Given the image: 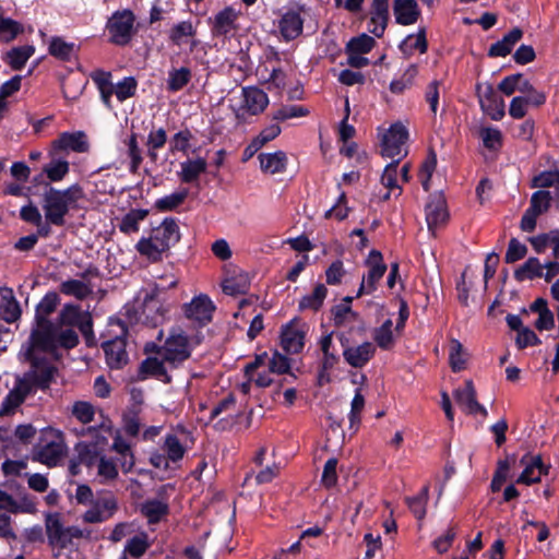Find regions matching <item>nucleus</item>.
<instances>
[{"label": "nucleus", "mask_w": 559, "mask_h": 559, "mask_svg": "<svg viewBox=\"0 0 559 559\" xmlns=\"http://www.w3.org/2000/svg\"><path fill=\"white\" fill-rule=\"evenodd\" d=\"M191 78V72L188 68L175 69L169 72L167 84L171 91L181 90Z\"/></svg>", "instance_id": "60"}, {"label": "nucleus", "mask_w": 559, "mask_h": 559, "mask_svg": "<svg viewBox=\"0 0 559 559\" xmlns=\"http://www.w3.org/2000/svg\"><path fill=\"white\" fill-rule=\"evenodd\" d=\"M128 155L131 159L129 170L131 174H136L142 164V153L138 145L136 134L132 133L128 141Z\"/></svg>", "instance_id": "62"}, {"label": "nucleus", "mask_w": 559, "mask_h": 559, "mask_svg": "<svg viewBox=\"0 0 559 559\" xmlns=\"http://www.w3.org/2000/svg\"><path fill=\"white\" fill-rule=\"evenodd\" d=\"M180 229L175 217H165L159 226L151 230L150 237H142L135 245L136 251L151 262H159L163 253L179 242Z\"/></svg>", "instance_id": "1"}, {"label": "nucleus", "mask_w": 559, "mask_h": 559, "mask_svg": "<svg viewBox=\"0 0 559 559\" xmlns=\"http://www.w3.org/2000/svg\"><path fill=\"white\" fill-rule=\"evenodd\" d=\"M520 465L524 466V469L516 478V484L531 486L540 481L539 476L535 473L537 469L536 466H533V455L531 453H526L521 457Z\"/></svg>", "instance_id": "42"}, {"label": "nucleus", "mask_w": 559, "mask_h": 559, "mask_svg": "<svg viewBox=\"0 0 559 559\" xmlns=\"http://www.w3.org/2000/svg\"><path fill=\"white\" fill-rule=\"evenodd\" d=\"M34 52L35 47L32 45L12 48L7 55V62L12 69L20 70L25 66Z\"/></svg>", "instance_id": "37"}, {"label": "nucleus", "mask_w": 559, "mask_h": 559, "mask_svg": "<svg viewBox=\"0 0 559 559\" xmlns=\"http://www.w3.org/2000/svg\"><path fill=\"white\" fill-rule=\"evenodd\" d=\"M393 322L391 319H386L379 328L373 330V340L381 349H390L394 344L393 336Z\"/></svg>", "instance_id": "39"}, {"label": "nucleus", "mask_w": 559, "mask_h": 559, "mask_svg": "<svg viewBox=\"0 0 559 559\" xmlns=\"http://www.w3.org/2000/svg\"><path fill=\"white\" fill-rule=\"evenodd\" d=\"M28 395L26 386H23L20 380L15 378L13 388L1 402L0 416L2 417L13 414L14 411L24 403Z\"/></svg>", "instance_id": "22"}, {"label": "nucleus", "mask_w": 559, "mask_h": 559, "mask_svg": "<svg viewBox=\"0 0 559 559\" xmlns=\"http://www.w3.org/2000/svg\"><path fill=\"white\" fill-rule=\"evenodd\" d=\"M192 139V133L188 130H181L174 134L169 142V150L171 153L175 152H183L187 153L190 146V140Z\"/></svg>", "instance_id": "64"}, {"label": "nucleus", "mask_w": 559, "mask_h": 559, "mask_svg": "<svg viewBox=\"0 0 559 559\" xmlns=\"http://www.w3.org/2000/svg\"><path fill=\"white\" fill-rule=\"evenodd\" d=\"M239 16L240 10L231 5L225 7L210 19L212 33L216 36H227L236 32Z\"/></svg>", "instance_id": "14"}, {"label": "nucleus", "mask_w": 559, "mask_h": 559, "mask_svg": "<svg viewBox=\"0 0 559 559\" xmlns=\"http://www.w3.org/2000/svg\"><path fill=\"white\" fill-rule=\"evenodd\" d=\"M45 188H48L55 195L63 200L68 207L83 197V190L78 183L64 190H58L50 186V183H45Z\"/></svg>", "instance_id": "55"}, {"label": "nucleus", "mask_w": 559, "mask_h": 559, "mask_svg": "<svg viewBox=\"0 0 559 559\" xmlns=\"http://www.w3.org/2000/svg\"><path fill=\"white\" fill-rule=\"evenodd\" d=\"M418 74V68L416 64H409L402 76L399 80H394L390 84V90L392 93H402L406 88L413 85L415 78Z\"/></svg>", "instance_id": "50"}, {"label": "nucleus", "mask_w": 559, "mask_h": 559, "mask_svg": "<svg viewBox=\"0 0 559 559\" xmlns=\"http://www.w3.org/2000/svg\"><path fill=\"white\" fill-rule=\"evenodd\" d=\"M269 369L272 373L288 374L294 380L296 379V376L290 371V359L276 349L269 361Z\"/></svg>", "instance_id": "46"}, {"label": "nucleus", "mask_w": 559, "mask_h": 559, "mask_svg": "<svg viewBox=\"0 0 559 559\" xmlns=\"http://www.w3.org/2000/svg\"><path fill=\"white\" fill-rule=\"evenodd\" d=\"M215 306L207 295H199L183 305L186 318L194 321L199 328H203L212 321Z\"/></svg>", "instance_id": "12"}, {"label": "nucleus", "mask_w": 559, "mask_h": 559, "mask_svg": "<svg viewBox=\"0 0 559 559\" xmlns=\"http://www.w3.org/2000/svg\"><path fill=\"white\" fill-rule=\"evenodd\" d=\"M164 361L165 360H159L157 357H146L139 367L140 378L146 379L147 377H153L164 383H170L171 377L168 374Z\"/></svg>", "instance_id": "23"}, {"label": "nucleus", "mask_w": 559, "mask_h": 559, "mask_svg": "<svg viewBox=\"0 0 559 559\" xmlns=\"http://www.w3.org/2000/svg\"><path fill=\"white\" fill-rule=\"evenodd\" d=\"M43 209L48 223L59 227L66 224L64 217L69 213L70 207L48 188H45Z\"/></svg>", "instance_id": "15"}, {"label": "nucleus", "mask_w": 559, "mask_h": 559, "mask_svg": "<svg viewBox=\"0 0 559 559\" xmlns=\"http://www.w3.org/2000/svg\"><path fill=\"white\" fill-rule=\"evenodd\" d=\"M148 210L131 209L120 221L119 230L126 235L138 233L140 223L146 218Z\"/></svg>", "instance_id": "29"}, {"label": "nucleus", "mask_w": 559, "mask_h": 559, "mask_svg": "<svg viewBox=\"0 0 559 559\" xmlns=\"http://www.w3.org/2000/svg\"><path fill=\"white\" fill-rule=\"evenodd\" d=\"M479 136L484 146L491 152L500 151L503 145V136L498 128L481 127L479 130Z\"/></svg>", "instance_id": "41"}, {"label": "nucleus", "mask_w": 559, "mask_h": 559, "mask_svg": "<svg viewBox=\"0 0 559 559\" xmlns=\"http://www.w3.org/2000/svg\"><path fill=\"white\" fill-rule=\"evenodd\" d=\"M338 340L343 348V358L353 368H364L376 355L377 348L371 342L350 346L348 338L343 333L340 334Z\"/></svg>", "instance_id": "10"}, {"label": "nucleus", "mask_w": 559, "mask_h": 559, "mask_svg": "<svg viewBox=\"0 0 559 559\" xmlns=\"http://www.w3.org/2000/svg\"><path fill=\"white\" fill-rule=\"evenodd\" d=\"M393 13L401 25L415 24L420 15L416 0H394Z\"/></svg>", "instance_id": "21"}, {"label": "nucleus", "mask_w": 559, "mask_h": 559, "mask_svg": "<svg viewBox=\"0 0 559 559\" xmlns=\"http://www.w3.org/2000/svg\"><path fill=\"white\" fill-rule=\"evenodd\" d=\"M336 467H337V459L336 457H330L323 466L321 484L326 489H331L337 484L338 477H337Z\"/></svg>", "instance_id": "61"}, {"label": "nucleus", "mask_w": 559, "mask_h": 559, "mask_svg": "<svg viewBox=\"0 0 559 559\" xmlns=\"http://www.w3.org/2000/svg\"><path fill=\"white\" fill-rule=\"evenodd\" d=\"M197 33L191 21H182L174 25L169 32V39L175 45H181L186 38L193 37Z\"/></svg>", "instance_id": "45"}, {"label": "nucleus", "mask_w": 559, "mask_h": 559, "mask_svg": "<svg viewBox=\"0 0 559 559\" xmlns=\"http://www.w3.org/2000/svg\"><path fill=\"white\" fill-rule=\"evenodd\" d=\"M179 178L185 183L197 181L206 171L207 163L204 158L188 159L180 164Z\"/></svg>", "instance_id": "28"}, {"label": "nucleus", "mask_w": 559, "mask_h": 559, "mask_svg": "<svg viewBox=\"0 0 559 559\" xmlns=\"http://www.w3.org/2000/svg\"><path fill=\"white\" fill-rule=\"evenodd\" d=\"M408 138V129L402 121L392 123L382 134L381 155L383 157L401 160L408 153L405 146Z\"/></svg>", "instance_id": "4"}, {"label": "nucleus", "mask_w": 559, "mask_h": 559, "mask_svg": "<svg viewBox=\"0 0 559 559\" xmlns=\"http://www.w3.org/2000/svg\"><path fill=\"white\" fill-rule=\"evenodd\" d=\"M138 82L133 76L123 78L114 85V94L119 103L127 100L133 96L136 91Z\"/></svg>", "instance_id": "54"}, {"label": "nucleus", "mask_w": 559, "mask_h": 559, "mask_svg": "<svg viewBox=\"0 0 559 559\" xmlns=\"http://www.w3.org/2000/svg\"><path fill=\"white\" fill-rule=\"evenodd\" d=\"M428 231L436 237L437 230L449 221L447 202L441 193L432 194L425 206Z\"/></svg>", "instance_id": "11"}, {"label": "nucleus", "mask_w": 559, "mask_h": 559, "mask_svg": "<svg viewBox=\"0 0 559 559\" xmlns=\"http://www.w3.org/2000/svg\"><path fill=\"white\" fill-rule=\"evenodd\" d=\"M23 32V26L15 20L0 16V40L12 41L19 34Z\"/></svg>", "instance_id": "52"}, {"label": "nucleus", "mask_w": 559, "mask_h": 559, "mask_svg": "<svg viewBox=\"0 0 559 559\" xmlns=\"http://www.w3.org/2000/svg\"><path fill=\"white\" fill-rule=\"evenodd\" d=\"M58 373V368L49 362L46 358H34L31 369L16 377L23 386H26L28 394L36 393L37 390L46 391Z\"/></svg>", "instance_id": "3"}, {"label": "nucleus", "mask_w": 559, "mask_h": 559, "mask_svg": "<svg viewBox=\"0 0 559 559\" xmlns=\"http://www.w3.org/2000/svg\"><path fill=\"white\" fill-rule=\"evenodd\" d=\"M258 158L260 162V168L263 173L275 175L286 170L287 156L283 151L260 153Z\"/></svg>", "instance_id": "24"}, {"label": "nucleus", "mask_w": 559, "mask_h": 559, "mask_svg": "<svg viewBox=\"0 0 559 559\" xmlns=\"http://www.w3.org/2000/svg\"><path fill=\"white\" fill-rule=\"evenodd\" d=\"M44 173L50 181H61L69 173V163L64 159L51 160L44 167Z\"/></svg>", "instance_id": "57"}, {"label": "nucleus", "mask_w": 559, "mask_h": 559, "mask_svg": "<svg viewBox=\"0 0 559 559\" xmlns=\"http://www.w3.org/2000/svg\"><path fill=\"white\" fill-rule=\"evenodd\" d=\"M364 407H365V397L361 394L360 389H357L355 391V395H354V399L350 404V412L348 415L349 429H353L354 431L358 430V427L361 421L360 414H361Z\"/></svg>", "instance_id": "51"}, {"label": "nucleus", "mask_w": 559, "mask_h": 559, "mask_svg": "<svg viewBox=\"0 0 559 559\" xmlns=\"http://www.w3.org/2000/svg\"><path fill=\"white\" fill-rule=\"evenodd\" d=\"M92 80L97 85L104 103H109L114 95V84L111 83L110 72L104 70H95L91 73Z\"/></svg>", "instance_id": "40"}, {"label": "nucleus", "mask_w": 559, "mask_h": 559, "mask_svg": "<svg viewBox=\"0 0 559 559\" xmlns=\"http://www.w3.org/2000/svg\"><path fill=\"white\" fill-rule=\"evenodd\" d=\"M72 416L81 424L86 425L93 421L95 416V407L86 401H76L72 405Z\"/></svg>", "instance_id": "56"}, {"label": "nucleus", "mask_w": 559, "mask_h": 559, "mask_svg": "<svg viewBox=\"0 0 559 559\" xmlns=\"http://www.w3.org/2000/svg\"><path fill=\"white\" fill-rule=\"evenodd\" d=\"M150 547L148 536L145 532L131 537L127 545L126 551L133 558H141Z\"/></svg>", "instance_id": "47"}, {"label": "nucleus", "mask_w": 559, "mask_h": 559, "mask_svg": "<svg viewBox=\"0 0 559 559\" xmlns=\"http://www.w3.org/2000/svg\"><path fill=\"white\" fill-rule=\"evenodd\" d=\"M140 512L148 524H157L169 514V506L158 499H147L141 503Z\"/></svg>", "instance_id": "25"}, {"label": "nucleus", "mask_w": 559, "mask_h": 559, "mask_svg": "<svg viewBox=\"0 0 559 559\" xmlns=\"http://www.w3.org/2000/svg\"><path fill=\"white\" fill-rule=\"evenodd\" d=\"M295 321L288 322L281 331V346L286 354H299L305 347L306 331L296 326Z\"/></svg>", "instance_id": "17"}, {"label": "nucleus", "mask_w": 559, "mask_h": 559, "mask_svg": "<svg viewBox=\"0 0 559 559\" xmlns=\"http://www.w3.org/2000/svg\"><path fill=\"white\" fill-rule=\"evenodd\" d=\"M121 328V335H117L111 340L105 341L102 348L105 353L106 364L110 369L120 370L129 362L127 353V333L128 329L122 321H118Z\"/></svg>", "instance_id": "8"}, {"label": "nucleus", "mask_w": 559, "mask_h": 559, "mask_svg": "<svg viewBox=\"0 0 559 559\" xmlns=\"http://www.w3.org/2000/svg\"><path fill=\"white\" fill-rule=\"evenodd\" d=\"M189 195V190L183 188L179 191H176L171 194L159 198L155 201V209L160 212L174 211L178 206H180Z\"/></svg>", "instance_id": "36"}, {"label": "nucleus", "mask_w": 559, "mask_h": 559, "mask_svg": "<svg viewBox=\"0 0 559 559\" xmlns=\"http://www.w3.org/2000/svg\"><path fill=\"white\" fill-rule=\"evenodd\" d=\"M333 332L323 335L319 342L320 349L322 352V359L320 361L324 369H333L340 361L338 355L335 353L333 347Z\"/></svg>", "instance_id": "38"}, {"label": "nucleus", "mask_w": 559, "mask_h": 559, "mask_svg": "<svg viewBox=\"0 0 559 559\" xmlns=\"http://www.w3.org/2000/svg\"><path fill=\"white\" fill-rule=\"evenodd\" d=\"M135 16L130 10H121L112 13L106 24L110 43L117 46L128 45L134 35Z\"/></svg>", "instance_id": "6"}, {"label": "nucleus", "mask_w": 559, "mask_h": 559, "mask_svg": "<svg viewBox=\"0 0 559 559\" xmlns=\"http://www.w3.org/2000/svg\"><path fill=\"white\" fill-rule=\"evenodd\" d=\"M527 254V247L522 243L518 238L512 237L509 240L508 249L504 255V262L512 264L519 260H522Z\"/></svg>", "instance_id": "58"}, {"label": "nucleus", "mask_w": 559, "mask_h": 559, "mask_svg": "<svg viewBox=\"0 0 559 559\" xmlns=\"http://www.w3.org/2000/svg\"><path fill=\"white\" fill-rule=\"evenodd\" d=\"M437 167V154L432 147H429L425 160L421 163L418 170V178L423 189L428 192L430 189V179Z\"/></svg>", "instance_id": "33"}, {"label": "nucleus", "mask_w": 559, "mask_h": 559, "mask_svg": "<svg viewBox=\"0 0 559 559\" xmlns=\"http://www.w3.org/2000/svg\"><path fill=\"white\" fill-rule=\"evenodd\" d=\"M48 51L60 60H69L74 51V44L56 36L50 39Z\"/></svg>", "instance_id": "44"}, {"label": "nucleus", "mask_w": 559, "mask_h": 559, "mask_svg": "<svg viewBox=\"0 0 559 559\" xmlns=\"http://www.w3.org/2000/svg\"><path fill=\"white\" fill-rule=\"evenodd\" d=\"M551 193L547 190H538L531 197L528 210L535 214L542 215L547 212L551 205Z\"/></svg>", "instance_id": "49"}, {"label": "nucleus", "mask_w": 559, "mask_h": 559, "mask_svg": "<svg viewBox=\"0 0 559 559\" xmlns=\"http://www.w3.org/2000/svg\"><path fill=\"white\" fill-rule=\"evenodd\" d=\"M87 312L81 311L80 306L67 304L58 316L56 323L69 328L78 326L83 321Z\"/></svg>", "instance_id": "34"}, {"label": "nucleus", "mask_w": 559, "mask_h": 559, "mask_svg": "<svg viewBox=\"0 0 559 559\" xmlns=\"http://www.w3.org/2000/svg\"><path fill=\"white\" fill-rule=\"evenodd\" d=\"M374 44H376V41L371 36L367 35V34H362L358 37L352 38L347 43L346 53H355L356 52V53L365 55L373 48Z\"/></svg>", "instance_id": "53"}, {"label": "nucleus", "mask_w": 559, "mask_h": 559, "mask_svg": "<svg viewBox=\"0 0 559 559\" xmlns=\"http://www.w3.org/2000/svg\"><path fill=\"white\" fill-rule=\"evenodd\" d=\"M328 296V288L324 284L319 283L314 286V289L311 294L305 295L298 302V310H312L314 312L319 311L324 302V299Z\"/></svg>", "instance_id": "27"}, {"label": "nucleus", "mask_w": 559, "mask_h": 559, "mask_svg": "<svg viewBox=\"0 0 559 559\" xmlns=\"http://www.w3.org/2000/svg\"><path fill=\"white\" fill-rule=\"evenodd\" d=\"M515 462V454L507 455L506 459L499 460L497 462V468L490 483V489L492 492H498L501 490L503 484L508 479L511 465L514 464Z\"/></svg>", "instance_id": "30"}, {"label": "nucleus", "mask_w": 559, "mask_h": 559, "mask_svg": "<svg viewBox=\"0 0 559 559\" xmlns=\"http://www.w3.org/2000/svg\"><path fill=\"white\" fill-rule=\"evenodd\" d=\"M64 453L63 438L52 429L43 431L32 450L33 460L49 467L56 466Z\"/></svg>", "instance_id": "2"}, {"label": "nucleus", "mask_w": 559, "mask_h": 559, "mask_svg": "<svg viewBox=\"0 0 559 559\" xmlns=\"http://www.w3.org/2000/svg\"><path fill=\"white\" fill-rule=\"evenodd\" d=\"M368 31L376 37H381L389 20V1L372 0Z\"/></svg>", "instance_id": "20"}, {"label": "nucleus", "mask_w": 559, "mask_h": 559, "mask_svg": "<svg viewBox=\"0 0 559 559\" xmlns=\"http://www.w3.org/2000/svg\"><path fill=\"white\" fill-rule=\"evenodd\" d=\"M544 266L538 258H528L520 267L514 271V278L518 282L543 277Z\"/></svg>", "instance_id": "31"}, {"label": "nucleus", "mask_w": 559, "mask_h": 559, "mask_svg": "<svg viewBox=\"0 0 559 559\" xmlns=\"http://www.w3.org/2000/svg\"><path fill=\"white\" fill-rule=\"evenodd\" d=\"M55 151H72L75 153H86L90 150L87 136L83 131L62 132L58 139L52 142Z\"/></svg>", "instance_id": "19"}, {"label": "nucleus", "mask_w": 559, "mask_h": 559, "mask_svg": "<svg viewBox=\"0 0 559 559\" xmlns=\"http://www.w3.org/2000/svg\"><path fill=\"white\" fill-rule=\"evenodd\" d=\"M365 265L368 267V273L364 275L362 280L368 284L369 290H377L378 283L388 270L382 253L372 249L365 261Z\"/></svg>", "instance_id": "18"}, {"label": "nucleus", "mask_w": 559, "mask_h": 559, "mask_svg": "<svg viewBox=\"0 0 559 559\" xmlns=\"http://www.w3.org/2000/svg\"><path fill=\"white\" fill-rule=\"evenodd\" d=\"M163 450L166 452L167 457L173 462L180 461L186 453L185 447L181 444L178 437L173 433H168L165 437Z\"/></svg>", "instance_id": "48"}, {"label": "nucleus", "mask_w": 559, "mask_h": 559, "mask_svg": "<svg viewBox=\"0 0 559 559\" xmlns=\"http://www.w3.org/2000/svg\"><path fill=\"white\" fill-rule=\"evenodd\" d=\"M60 304V297L56 292H48L41 300L36 306L35 310V322L36 328L32 331L31 334H37L38 338H45L48 341V335L51 332V326L55 324L51 320L48 319L55 310L57 306Z\"/></svg>", "instance_id": "9"}, {"label": "nucleus", "mask_w": 559, "mask_h": 559, "mask_svg": "<svg viewBox=\"0 0 559 559\" xmlns=\"http://www.w3.org/2000/svg\"><path fill=\"white\" fill-rule=\"evenodd\" d=\"M277 27L285 41L293 40L300 36L304 28L301 9H289L284 12L278 20Z\"/></svg>", "instance_id": "16"}, {"label": "nucleus", "mask_w": 559, "mask_h": 559, "mask_svg": "<svg viewBox=\"0 0 559 559\" xmlns=\"http://www.w3.org/2000/svg\"><path fill=\"white\" fill-rule=\"evenodd\" d=\"M559 183V170H544L535 176L532 180L533 188H550Z\"/></svg>", "instance_id": "63"}, {"label": "nucleus", "mask_w": 559, "mask_h": 559, "mask_svg": "<svg viewBox=\"0 0 559 559\" xmlns=\"http://www.w3.org/2000/svg\"><path fill=\"white\" fill-rule=\"evenodd\" d=\"M63 325L58 323L52 324L51 332L48 335V341L38 338L37 334H31V341L34 347L44 350L52 352L57 348L72 349L79 345V335L73 328L62 329Z\"/></svg>", "instance_id": "5"}, {"label": "nucleus", "mask_w": 559, "mask_h": 559, "mask_svg": "<svg viewBox=\"0 0 559 559\" xmlns=\"http://www.w3.org/2000/svg\"><path fill=\"white\" fill-rule=\"evenodd\" d=\"M428 493L429 487L424 486L417 496L406 498L407 507L417 520H423L426 516Z\"/></svg>", "instance_id": "43"}, {"label": "nucleus", "mask_w": 559, "mask_h": 559, "mask_svg": "<svg viewBox=\"0 0 559 559\" xmlns=\"http://www.w3.org/2000/svg\"><path fill=\"white\" fill-rule=\"evenodd\" d=\"M60 292L67 296H73L79 300H84L93 293V289L83 281L68 280L60 284Z\"/></svg>", "instance_id": "35"}, {"label": "nucleus", "mask_w": 559, "mask_h": 559, "mask_svg": "<svg viewBox=\"0 0 559 559\" xmlns=\"http://www.w3.org/2000/svg\"><path fill=\"white\" fill-rule=\"evenodd\" d=\"M74 450L76 453L74 457L79 460V463L87 467H92L98 461L99 450L97 443L81 441L75 444Z\"/></svg>", "instance_id": "32"}, {"label": "nucleus", "mask_w": 559, "mask_h": 559, "mask_svg": "<svg viewBox=\"0 0 559 559\" xmlns=\"http://www.w3.org/2000/svg\"><path fill=\"white\" fill-rule=\"evenodd\" d=\"M45 531L48 545L52 549H58L60 551L70 547L66 526L61 521L60 513H48L45 516Z\"/></svg>", "instance_id": "13"}, {"label": "nucleus", "mask_w": 559, "mask_h": 559, "mask_svg": "<svg viewBox=\"0 0 559 559\" xmlns=\"http://www.w3.org/2000/svg\"><path fill=\"white\" fill-rule=\"evenodd\" d=\"M523 32L515 27L503 36L501 40L492 44L488 50L489 57H506L508 56L514 46L521 40Z\"/></svg>", "instance_id": "26"}, {"label": "nucleus", "mask_w": 559, "mask_h": 559, "mask_svg": "<svg viewBox=\"0 0 559 559\" xmlns=\"http://www.w3.org/2000/svg\"><path fill=\"white\" fill-rule=\"evenodd\" d=\"M163 348V359L175 368L189 359L192 352L188 336L179 329L170 331Z\"/></svg>", "instance_id": "7"}, {"label": "nucleus", "mask_w": 559, "mask_h": 559, "mask_svg": "<svg viewBox=\"0 0 559 559\" xmlns=\"http://www.w3.org/2000/svg\"><path fill=\"white\" fill-rule=\"evenodd\" d=\"M450 367L453 372H460L466 368V360L463 358V345L453 340L449 355Z\"/></svg>", "instance_id": "59"}]
</instances>
